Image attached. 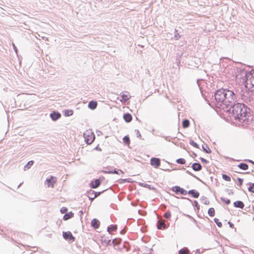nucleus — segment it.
Here are the masks:
<instances>
[{
  "label": "nucleus",
  "mask_w": 254,
  "mask_h": 254,
  "mask_svg": "<svg viewBox=\"0 0 254 254\" xmlns=\"http://www.w3.org/2000/svg\"><path fill=\"white\" fill-rule=\"evenodd\" d=\"M222 200L224 201V202L226 204H230V200L228 199H222Z\"/></svg>",
  "instance_id": "35"
},
{
  "label": "nucleus",
  "mask_w": 254,
  "mask_h": 254,
  "mask_svg": "<svg viewBox=\"0 0 254 254\" xmlns=\"http://www.w3.org/2000/svg\"><path fill=\"white\" fill-rule=\"evenodd\" d=\"M188 193L194 198H197L199 195V192L195 190H190L189 191Z\"/></svg>",
  "instance_id": "13"
},
{
  "label": "nucleus",
  "mask_w": 254,
  "mask_h": 254,
  "mask_svg": "<svg viewBox=\"0 0 254 254\" xmlns=\"http://www.w3.org/2000/svg\"><path fill=\"white\" fill-rule=\"evenodd\" d=\"M100 225V222L99 220L96 219H94L91 221V225L93 227H94L95 229H97L99 227Z\"/></svg>",
  "instance_id": "14"
},
{
  "label": "nucleus",
  "mask_w": 254,
  "mask_h": 254,
  "mask_svg": "<svg viewBox=\"0 0 254 254\" xmlns=\"http://www.w3.org/2000/svg\"><path fill=\"white\" fill-rule=\"evenodd\" d=\"M222 178L226 181H228V182H230L231 181V178L229 176H227V175H225V174H223L222 175Z\"/></svg>",
  "instance_id": "29"
},
{
  "label": "nucleus",
  "mask_w": 254,
  "mask_h": 254,
  "mask_svg": "<svg viewBox=\"0 0 254 254\" xmlns=\"http://www.w3.org/2000/svg\"><path fill=\"white\" fill-rule=\"evenodd\" d=\"M190 143L193 147L197 148H198V145L196 142H194L193 140H190Z\"/></svg>",
  "instance_id": "32"
},
{
  "label": "nucleus",
  "mask_w": 254,
  "mask_h": 254,
  "mask_svg": "<svg viewBox=\"0 0 254 254\" xmlns=\"http://www.w3.org/2000/svg\"><path fill=\"white\" fill-rule=\"evenodd\" d=\"M234 205L236 207L240 208H243L244 207V204L241 201H237L234 203Z\"/></svg>",
  "instance_id": "17"
},
{
  "label": "nucleus",
  "mask_w": 254,
  "mask_h": 254,
  "mask_svg": "<svg viewBox=\"0 0 254 254\" xmlns=\"http://www.w3.org/2000/svg\"><path fill=\"white\" fill-rule=\"evenodd\" d=\"M177 162L180 164H185L186 160L183 158H180L177 160Z\"/></svg>",
  "instance_id": "28"
},
{
  "label": "nucleus",
  "mask_w": 254,
  "mask_h": 254,
  "mask_svg": "<svg viewBox=\"0 0 254 254\" xmlns=\"http://www.w3.org/2000/svg\"><path fill=\"white\" fill-rule=\"evenodd\" d=\"M150 164L155 168H157L160 165V160L159 158H152L150 160Z\"/></svg>",
  "instance_id": "9"
},
{
  "label": "nucleus",
  "mask_w": 254,
  "mask_h": 254,
  "mask_svg": "<svg viewBox=\"0 0 254 254\" xmlns=\"http://www.w3.org/2000/svg\"><path fill=\"white\" fill-rule=\"evenodd\" d=\"M124 119L125 121L127 123H129L132 120V116L129 113L125 114L123 116Z\"/></svg>",
  "instance_id": "15"
},
{
  "label": "nucleus",
  "mask_w": 254,
  "mask_h": 254,
  "mask_svg": "<svg viewBox=\"0 0 254 254\" xmlns=\"http://www.w3.org/2000/svg\"><path fill=\"white\" fill-rule=\"evenodd\" d=\"M232 116L240 122L248 124L252 120L250 109L244 104L238 103L232 107Z\"/></svg>",
  "instance_id": "2"
},
{
  "label": "nucleus",
  "mask_w": 254,
  "mask_h": 254,
  "mask_svg": "<svg viewBox=\"0 0 254 254\" xmlns=\"http://www.w3.org/2000/svg\"><path fill=\"white\" fill-rule=\"evenodd\" d=\"M202 148H203V150L206 152V153H211V149L209 148V147L207 146V145H203L202 146Z\"/></svg>",
  "instance_id": "25"
},
{
  "label": "nucleus",
  "mask_w": 254,
  "mask_h": 254,
  "mask_svg": "<svg viewBox=\"0 0 254 254\" xmlns=\"http://www.w3.org/2000/svg\"><path fill=\"white\" fill-rule=\"evenodd\" d=\"M179 254H190V251L188 248H185L179 251Z\"/></svg>",
  "instance_id": "20"
},
{
  "label": "nucleus",
  "mask_w": 254,
  "mask_h": 254,
  "mask_svg": "<svg viewBox=\"0 0 254 254\" xmlns=\"http://www.w3.org/2000/svg\"><path fill=\"white\" fill-rule=\"evenodd\" d=\"M73 114V111L72 110H67L65 111V115L66 116H71Z\"/></svg>",
  "instance_id": "33"
},
{
  "label": "nucleus",
  "mask_w": 254,
  "mask_h": 254,
  "mask_svg": "<svg viewBox=\"0 0 254 254\" xmlns=\"http://www.w3.org/2000/svg\"><path fill=\"white\" fill-rule=\"evenodd\" d=\"M57 180L56 177L53 176H51L49 179H47L45 183L48 188L51 187L53 188L55 184L57 183Z\"/></svg>",
  "instance_id": "5"
},
{
  "label": "nucleus",
  "mask_w": 254,
  "mask_h": 254,
  "mask_svg": "<svg viewBox=\"0 0 254 254\" xmlns=\"http://www.w3.org/2000/svg\"><path fill=\"white\" fill-rule=\"evenodd\" d=\"M131 98V95L127 91L124 92L121 94V99L120 101L122 103H125Z\"/></svg>",
  "instance_id": "6"
},
{
  "label": "nucleus",
  "mask_w": 254,
  "mask_h": 254,
  "mask_svg": "<svg viewBox=\"0 0 254 254\" xmlns=\"http://www.w3.org/2000/svg\"><path fill=\"white\" fill-rule=\"evenodd\" d=\"M238 181L240 183V185H242V184H243V180L242 179H241V178H238Z\"/></svg>",
  "instance_id": "37"
},
{
  "label": "nucleus",
  "mask_w": 254,
  "mask_h": 254,
  "mask_svg": "<svg viewBox=\"0 0 254 254\" xmlns=\"http://www.w3.org/2000/svg\"><path fill=\"white\" fill-rule=\"evenodd\" d=\"M208 213L210 216H214L215 215L214 209L213 208H210L208 210Z\"/></svg>",
  "instance_id": "24"
},
{
  "label": "nucleus",
  "mask_w": 254,
  "mask_h": 254,
  "mask_svg": "<svg viewBox=\"0 0 254 254\" xmlns=\"http://www.w3.org/2000/svg\"><path fill=\"white\" fill-rule=\"evenodd\" d=\"M236 99L234 93L230 90L219 89L214 95V103L216 107L224 110L233 104Z\"/></svg>",
  "instance_id": "1"
},
{
  "label": "nucleus",
  "mask_w": 254,
  "mask_h": 254,
  "mask_svg": "<svg viewBox=\"0 0 254 254\" xmlns=\"http://www.w3.org/2000/svg\"><path fill=\"white\" fill-rule=\"evenodd\" d=\"M166 227V224L164 222L159 221L157 224V228L159 229H164Z\"/></svg>",
  "instance_id": "18"
},
{
  "label": "nucleus",
  "mask_w": 254,
  "mask_h": 254,
  "mask_svg": "<svg viewBox=\"0 0 254 254\" xmlns=\"http://www.w3.org/2000/svg\"><path fill=\"white\" fill-rule=\"evenodd\" d=\"M201 160L203 162H205L206 163H207V161L206 160H205V159L201 158Z\"/></svg>",
  "instance_id": "38"
},
{
  "label": "nucleus",
  "mask_w": 254,
  "mask_h": 254,
  "mask_svg": "<svg viewBox=\"0 0 254 254\" xmlns=\"http://www.w3.org/2000/svg\"><path fill=\"white\" fill-rule=\"evenodd\" d=\"M214 220L219 227L221 228L222 227V224L221 222L219 221V220L218 219L214 218Z\"/></svg>",
  "instance_id": "30"
},
{
  "label": "nucleus",
  "mask_w": 254,
  "mask_h": 254,
  "mask_svg": "<svg viewBox=\"0 0 254 254\" xmlns=\"http://www.w3.org/2000/svg\"><path fill=\"white\" fill-rule=\"evenodd\" d=\"M172 190L176 193H180L182 195H185L187 193V191L183 188H181L179 186H175L173 187Z\"/></svg>",
  "instance_id": "7"
},
{
  "label": "nucleus",
  "mask_w": 254,
  "mask_h": 254,
  "mask_svg": "<svg viewBox=\"0 0 254 254\" xmlns=\"http://www.w3.org/2000/svg\"><path fill=\"white\" fill-rule=\"evenodd\" d=\"M84 137L86 143L91 144L95 139V135L91 130H86L84 133Z\"/></svg>",
  "instance_id": "4"
},
{
  "label": "nucleus",
  "mask_w": 254,
  "mask_h": 254,
  "mask_svg": "<svg viewBox=\"0 0 254 254\" xmlns=\"http://www.w3.org/2000/svg\"><path fill=\"white\" fill-rule=\"evenodd\" d=\"M97 106V103L96 101H91L88 104V107L91 109H95Z\"/></svg>",
  "instance_id": "16"
},
{
  "label": "nucleus",
  "mask_w": 254,
  "mask_h": 254,
  "mask_svg": "<svg viewBox=\"0 0 254 254\" xmlns=\"http://www.w3.org/2000/svg\"><path fill=\"white\" fill-rule=\"evenodd\" d=\"M99 193H96V195H99Z\"/></svg>",
  "instance_id": "39"
},
{
  "label": "nucleus",
  "mask_w": 254,
  "mask_h": 254,
  "mask_svg": "<svg viewBox=\"0 0 254 254\" xmlns=\"http://www.w3.org/2000/svg\"><path fill=\"white\" fill-rule=\"evenodd\" d=\"M171 213L170 211H167L164 214V217L167 219H170L171 218Z\"/></svg>",
  "instance_id": "31"
},
{
  "label": "nucleus",
  "mask_w": 254,
  "mask_h": 254,
  "mask_svg": "<svg viewBox=\"0 0 254 254\" xmlns=\"http://www.w3.org/2000/svg\"><path fill=\"white\" fill-rule=\"evenodd\" d=\"M245 86L249 90L254 91V71L250 72L246 75Z\"/></svg>",
  "instance_id": "3"
},
{
  "label": "nucleus",
  "mask_w": 254,
  "mask_h": 254,
  "mask_svg": "<svg viewBox=\"0 0 254 254\" xmlns=\"http://www.w3.org/2000/svg\"><path fill=\"white\" fill-rule=\"evenodd\" d=\"M117 229V227L116 225H112L110 227H108V231L109 233L112 234L113 232L116 231Z\"/></svg>",
  "instance_id": "19"
},
{
  "label": "nucleus",
  "mask_w": 254,
  "mask_h": 254,
  "mask_svg": "<svg viewBox=\"0 0 254 254\" xmlns=\"http://www.w3.org/2000/svg\"><path fill=\"white\" fill-rule=\"evenodd\" d=\"M63 236L65 240H68L70 242H72L75 240V238L73 236L72 233L69 231L64 232Z\"/></svg>",
  "instance_id": "8"
},
{
  "label": "nucleus",
  "mask_w": 254,
  "mask_h": 254,
  "mask_svg": "<svg viewBox=\"0 0 254 254\" xmlns=\"http://www.w3.org/2000/svg\"><path fill=\"white\" fill-rule=\"evenodd\" d=\"M99 193H96V195H99Z\"/></svg>",
  "instance_id": "41"
},
{
  "label": "nucleus",
  "mask_w": 254,
  "mask_h": 254,
  "mask_svg": "<svg viewBox=\"0 0 254 254\" xmlns=\"http://www.w3.org/2000/svg\"><path fill=\"white\" fill-rule=\"evenodd\" d=\"M33 163L34 162L33 161H30L28 162V163L24 167L25 170L29 169L31 167V166L33 165Z\"/></svg>",
  "instance_id": "27"
},
{
  "label": "nucleus",
  "mask_w": 254,
  "mask_h": 254,
  "mask_svg": "<svg viewBox=\"0 0 254 254\" xmlns=\"http://www.w3.org/2000/svg\"><path fill=\"white\" fill-rule=\"evenodd\" d=\"M249 190L251 192H254V184L251 185V186L249 188Z\"/></svg>",
  "instance_id": "34"
},
{
  "label": "nucleus",
  "mask_w": 254,
  "mask_h": 254,
  "mask_svg": "<svg viewBox=\"0 0 254 254\" xmlns=\"http://www.w3.org/2000/svg\"><path fill=\"white\" fill-rule=\"evenodd\" d=\"M73 216V214L71 212H70L68 213L65 214L64 216V220H67L70 219V218L72 217Z\"/></svg>",
  "instance_id": "21"
},
{
  "label": "nucleus",
  "mask_w": 254,
  "mask_h": 254,
  "mask_svg": "<svg viewBox=\"0 0 254 254\" xmlns=\"http://www.w3.org/2000/svg\"><path fill=\"white\" fill-rule=\"evenodd\" d=\"M238 166L240 169L244 170H247L249 168L248 165L247 164L244 163H240Z\"/></svg>",
  "instance_id": "22"
},
{
  "label": "nucleus",
  "mask_w": 254,
  "mask_h": 254,
  "mask_svg": "<svg viewBox=\"0 0 254 254\" xmlns=\"http://www.w3.org/2000/svg\"><path fill=\"white\" fill-rule=\"evenodd\" d=\"M123 141L126 144L129 145L130 143L129 138L127 136H126L123 138Z\"/></svg>",
  "instance_id": "26"
},
{
  "label": "nucleus",
  "mask_w": 254,
  "mask_h": 254,
  "mask_svg": "<svg viewBox=\"0 0 254 254\" xmlns=\"http://www.w3.org/2000/svg\"><path fill=\"white\" fill-rule=\"evenodd\" d=\"M67 211V208L66 207H62L61 209V212L62 213H64L65 212H66Z\"/></svg>",
  "instance_id": "36"
},
{
  "label": "nucleus",
  "mask_w": 254,
  "mask_h": 254,
  "mask_svg": "<svg viewBox=\"0 0 254 254\" xmlns=\"http://www.w3.org/2000/svg\"><path fill=\"white\" fill-rule=\"evenodd\" d=\"M100 181L99 179H97L91 183V187L92 188L95 189L98 187L100 185Z\"/></svg>",
  "instance_id": "10"
},
{
  "label": "nucleus",
  "mask_w": 254,
  "mask_h": 254,
  "mask_svg": "<svg viewBox=\"0 0 254 254\" xmlns=\"http://www.w3.org/2000/svg\"><path fill=\"white\" fill-rule=\"evenodd\" d=\"M99 193H96V195H99Z\"/></svg>",
  "instance_id": "40"
},
{
  "label": "nucleus",
  "mask_w": 254,
  "mask_h": 254,
  "mask_svg": "<svg viewBox=\"0 0 254 254\" xmlns=\"http://www.w3.org/2000/svg\"><path fill=\"white\" fill-rule=\"evenodd\" d=\"M50 117L53 120L56 121L61 117V115L59 113L54 112L51 114Z\"/></svg>",
  "instance_id": "11"
},
{
  "label": "nucleus",
  "mask_w": 254,
  "mask_h": 254,
  "mask_svg": "<svg viewBox=\"0 0 254 254\" xmlns=\"http://www.w3.org/2000/svg\"><path fill=\"white\" fill-rule=\"evenodd\" d=\"M192 168L195 171H199L201 169L202 167L199 163H195L192 164Z\"/></svg>",
  "instance_id": "12"
},
{
  "label": "nucleus",
  "mask_w": 254,
  "mask_h": 254,
  "mask_svg": "<svg viewBox=\"0 0 254 254\" xmlns=\"http://www.w3.org/2000/svg\"><path fill=\"white\" fill-rule=\"evenodd\" d=\"M190 122L188 120H185L182 123V126L184 128H187L190 126Z\"/></svg>",
  "instance_id": "23"
}]
</instances>
